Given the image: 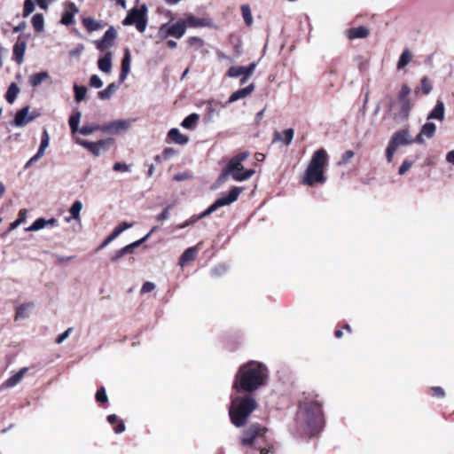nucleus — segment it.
<instances>
[{
	"instance_id": "f8f14e48",
	"label": "nucleus",
	"mask_w": 454,
	"mask_h": 454,
	"mask_svg": "<svg viewBox=\"0 0 454 454\" xmlns=\"http://www.w3.org/2000/svg\"><path fill=\"white\" fill-rule=\"evenodd\" d=\"M117 37V31L114 27H110L105 33L101 40L97 41L96 47L99 51H105L112 47Z\"/></svg>"
},
{
	"instance_id": "338daca9",
	"label": "nucleus",
	"mask_w": 454,
	"mask_h": 454,
	"mask_svg": "<svg viewBox=\"0 0 454 454\" xmlns=\"http://www.w3.org/2000/svg\"><path fill=\"white\" fill-rule=\"evenodd\" d=\"M225 271H226V267L224 265L221 264V265H218V266L215 267L214 269H212L211 274L213 276H219Z\"/></svg>"
},
{
	"instance_id": "423d86ee",
	"label": "nucleus",
	"mask_w": 454,
	"mask_h": 454,
	"mask_svg": "<svg viewBox=\"0 0 454 454\" xmlns=\"http://www.w3.org/2000/svg\"><path fill=\"white\" fill-rule=\"evenodd\" d=\"M243 188L241 187H233L228 193L223 194L221 198L217 199L207 209H206L204 212H202L200 215H194L191 216L188 220L184 222L183 223L177 225V229H184L190 225L194 224L197 223L200 219L204 218L210 214L216 211L218 208L228 206L234 201H236L239 196V194L242 192Z\"/></svg>"
},
{
	"instance_id": "58836bf2",
	"label": "nucleus",
	"mask_w": 454,
	"mask_h": 454,
	"mask_svg": "<svg viewBox=\"0 0 454 454\" xmlns=\"http://www.w3.org/2000/svg\"><path fill=\"white\" fill-rule=\"evenodd\" d=\"M149 238V235H145V237H143L142 239L121 248L125 254H130L134 251V249L137 247H139L141 244H143L145 240H147V239Z\"/></svg>"
},
{
	"instance_id": "f704fd0d",
	"label": "nucleus",
	"mask_w": 454,
	"mask_h": 454,
	"mask_svg": "<svg viewBox=\"0 0 454 454\" xmlns=\"http://www.w3.org/2000/svg\"><path fill=\"white\" fill-rule=\"evenodd\" d=\"M82 24L86 29L90 32L98 31L103 27V25L99 21H97L90 17L83 19Z\"/></svg>"
},
{
	"instance_id": "603ef678",
	"label": "nucleus",
	"mask_w": 454,
	"mask_h": 454,
	"mask_svg": "<svg viewBox=\"0 0 454 454\" xmlns=\"http://www.w3.org/2000/svg\"><path fill=\"white\" fill-rule=\"evenodd\" d=\"M355 153L353 151L351 150H348V151H346L343 154H342V157H341V160L339 161V166H344L346 164H348L350 160L354 157Z\"/></svg>"
},
{
	"instance_id": "7ed1b4c3",
	"label": "nucleus",
	"mask_w": 454,
	"mask_h": 454,
	"mask_svg": "<svg viewBox=\"0 0 454 454\" xmlns=\"http://www.w3.org/2000/svg\"><path fill=\"white\" fill-rule=\"evenodd\" d=\"M329 165V155L324 148L315 151L308 164L301 184L312 186L326 181L325 171Z\"/></svg>"
},
{
	"instance_id": "4c0bfd02",
	"label": "nucleus",
	"mask_w": 454,
	"mask_h": 454,
	"mask_svg": "<svg viewBox=\"0 0 454 454\" xmlns=\"http://www.w3.org/2000/svg\"><path fill=\"white\" fill-rule=\"evenodd\" d=\"M46 227V219L37 218L29 227L26 228V231H37Z\"/></svg>"
},
{
	"instance_id": "f03ea898",
	"label": "nucleus",
	"mask_w": 454,
	"mask_h": 454,
	"mask_svg": "<svg viewBox=\"0 0 454 454\" xmlns=\"http://www.w3.org/2000/svg\"><path fill=\"white\" fill-rule=\"evenodd\" d=\"M298 419L305 424L307 434L314 436L323 424L322 403L315 397H306L300 403Z\"/></svg>"
},
{
	"instance_id": "0e129e2a",
	"label": "nucleus",
	"mask_w": 454,
	"mask_h": 454,
	"mask_svg": "<svg viewBox=\"0 0 454 454\" xmlns=\"http://www.w3.org/2000/svg\"><path fill=\"white\" fill-rule=\"evenodd\" d=\"M431 392L434 396L438 397V398H443L445 395V392H444L443 388H442L441 387H431Z\"/></svg>"
},
{
	"instance_id": "39448f33",
	"label": "nucleus",
	"mask_w": 454,
	"mask_h": 454,
	"mask_svg": "<svg viewBox=\"0 0 454 454\" xmlns=\"http://www.w3.org/2000/svg\"><path fill=\"white\" fill-rule=\"evenodd\" d=\"M256 407L257 403L251 395L233 397L229 409L231 422L236 427H242Z\"/></svg>"
},
{
	"instance_id": "1a4fd4ad",
	"label": "nucleus",
	"mask_w": 454,
	"mask_h": 454,
	"mask_svg": "<svg viewBox=\"0 0 454 454\" xmlns=\"http://www.w3.org/2000/svg\"><path fill=\"white\" fill-rule=\"evenodd\" d=\"M148 8L145 4L132 8L122 21L124 26L134 25L138 32L144 33L148 23Z\"/></svg>"
},
{
	"instance_id": "6e6d98bb",
	"label": "nucleus",
	"mask_w": 454,
	"mask_h": 454,
	"mask_svg": "<svg viewBox=\"0 0 454 454\" xmlns=\"http://www.w3.org/2000/svg\"><path fill=\"white\" fill-rule=\"evenodd\" d=\"M90 85L93 88L99 89L103 86V82L98 75L93 74L90 79Z\"/></svg>"
},
{
	"instance_id": "72a5a7b5",
	"label": "nucleus",
	"mask_w": 454,
	"mask_h": 454,
	"mask_svg": "<svg viewBox=\"0 0 454 454\" xmlns=\"http://www.w3.org/2000/svg\"><path fill=\"white\" fill-rule=\"evenodd\" d=\"M119 85L115 84L114 82L110 83L105 90L99 91L98 93V97L102 100H106L111 98L113 94L116 91Z\"/></svg>"
},
{
	"instance_id": "9d476101",
	"label": "nucleus",
	"mask_w": 454,
	"mask_h": 454,
	"mask_svg": "<svg viewBox=\"0 0 454 454\" xmlns=\"http://www.w3.org/2000/svg\"><path fill=\"white\" fill-rule=\"evenodd\" d=\"M130 120H116L102 125L101 131L110 135H117L127 131L131 125Z\"/></svg>"
},
{
	"instance_id": "49530a36",
	"label": "nucleus",
	"mask_w": 454,
	"mask_h": 454,
	"mask_svg": "<svg viewBox=\"0 0 454 454\" xmlns=\"http://www.w3.org/2000/svg\"><path fill=\"white\" fill-rule=\"evenodd\" d=\"M410 94H411V88L407 84H403L401 90L397 97V101L410 100V98H409Z\"/></svg>"
},
{
	"instance_id": "ea45409f",
	"label": "nucleus",
	"mask_w": 454,
	"mask_h": 454,
	"mask_svg": "<svg viewBox=\"0 0 454 454\" xmlns=\"http://www.w3.org/2000/svg\"><path fill=\"white\" fill-rule=\"evenodd\" d=\"M74 90L75 93V101L81 102L85 98L87 93V88L85 86H79L76 83L74 84Z\"/></svg>"
},
{
	"instance_id": "c03bdc74",
	"label": "nucleus",
	"mask_w": 454,
	"mask_h": 454,
	"mask_svg": "<svg viewBox=\"0 0 454 454\" xmlns=\"http://www.w3.org/2000/svg\"><path fill=\"white\" fill-rule=\"evenodd\" d=\"M102 125H83L80 129L79 132L83 136H88L92 134L93 132L97 130L101 131Z\"/></svg>"
},
{
	"instance_id": "c756f323",
	"label": "nucleus",
	"mask_w": 454,
	"mask_h": 454,
	"mask_svg": "<svg viewBox=\"0 0 454 454\" xmlns=\"http://www.w3.org/2000/svg\"><path fill=\"white\" fill-rule=\"evenodd\" d=\"M199 119L200 115L198 114H191L183 120L181 126L186 129H194L197 126Z\"/></svg>"
},
{
	"instance_id": "9b49d317",
	"label": "nucleus",
	"mask_w": 454,
	"mask_h": 454,
	"mask_svg": "<svg viewBox=\"0 0 454 454\" xmlns=\"http://www.w3.org/2000/svg\"><path fill=\"white\" fill-rule=\"evenodd\" d=\"M109 141L110 140H99L98 142H90L83 139H77L76 142L82 147L91 152L95 156H99L103 150L106 151L108 149L107 145Z\"/></svg>"
},
{
	"instance_id": "a19ab883",
	"label": "nucleus",
	"mask_w": 454,
	"mask_h": 454,
	"mask_svg": "<svg viewBox=\"0 0 454 454\" xmlns=\"http://www.w3.org/2000/svg\"><path fill=\"white\" fill-rule=\"evenodd\" d=\"M32 24L36 31H42L44 26V20L43 14L36 13L32 18Z\"/></svg>"
},
{
	"instance_id": "de8ad7c7",
	"label": "nucleus",
	"mask_w": 454,
	"mask_h": 454,
	"mask_svg": "<svg viewBox=\"0 0 454 454\" xmlns=\"http://www.w3.org/2000/svg\"><path fill=\"white\" fill-rule=\"evenodd\" d=\"M433 89L431 81L427 77H424L420 82V90L426 95L429 94Z\"/></svg>"
},
{
	"instance_id": "393cba45",
	"label": "nucleus",
	"mask_w": 454,
	"mask_h": 454,
	"mask_svg": "<svg viewBox=\"0 0 454 454\" xmlns=\"http://www.w3.org/2000/svg\"><path fill=\"white\" fill-rule=\"evenodd\" d=\"M27 372V367L21 368L18 372H16L14 375H12L9 379H7L3 386L4 387H15L22 380V379Z\"/></svg>"
},
{
	"instance_id": "20e7f679",
	"label": "nucleus",
	"mask_w": 454,
	"mask_h": 454,
	"mask_svg": "<svg viewBox=\"0 0 454 454\" xmlns=\"http://www.w3.org/2000/svg\"><path fill=\"white\" fill-rule=\"evenodd\" d=\"M248 156V152H242L232 157L223 169V172L218 177V182L224 183L229 176H231L237 182L248 180L255 172L254 169H245L243 167V161H245Z\"/></svg>"
},
{
	"instance_id": "5fc2aeb1",
	"label": "nucleus",
	"mask_w": 454,
	"mask_h": 454,
	"mask_svg": "<svg viewBox=\"0 0 454 454\" xmlns=\"http://www.w3.org/2000/svg\"><path fill=\"white\" fill-rule=\"evenodd\" d=\"M282 136H284V143L288 145L291 144L294 136V130L293 129H286L284 130Z\"/></svg>"
},
{
	"instance_id": "2f4dec72",
	"label": "nucleus",
	"mask_w": 454,
	"mask_h": 454,
	"mask_svg": "<svg viewBox=\"0 0 454 454\" xmlns=\"http://www.w3.org/2000/svg\"><path fill=\"white\" fill-rule=\"evenodd\" d=\"M20 91V90L15 82L11 83L5 94L6 101L9 104H13Z\"/></svg>"
},
{
	"instance_id": "bb28decb",
	"label": "nucleus",
	"mask_w": 454,
	"mask_h": 454,
	"mask_svg": "<svg viewBox=\"0 0 454 454\" xmlns=\"http://www.w3.org/2000/svg\"><path fill=\"white\" fill-rule=\"evenodd\" d=\"M168 137L173 140L176 144L178 145H185L188 143L189 138L187 136L182 134L178 129H171L168 133Z\"/></svg>"
},
{
	"instance_id": "09e8293b",
	"label": "nucleus",
	"mask_w": 454,
	"mask_h": 454,
	"mask_svg": "<svg viewBox=\"0 0 454 454\" xmlns=\"http://www.w3.org/2000/svg\"><path fill=\"white\" fill-rule=\"evenodd\" d=\"M27 209H21L20 212H19V217L17 220H15L12 224H11V230H14L16 229L20 223H22L23 222H25L26 220V217H27Z\"/></svg>"
},
{
	"instance_id": "0eeeda50",
	"label": "nucleus",
	"mask_w": 454,
	"mask_h": 454,
	"mask_svg": "<svg viewBox=\"0 0 454 454\" xmlns=\"http://www.w3.org/2000/svg\"><path fill=\"white\" fill-rule=\"evenodd\" d=\"M266 428L259 425H252L246 429L241 437V445L246 448H254L261 454H268L269 449L262 446L265 442Z\"/></svg>"
},
{
	"instance_id": "3c124183",
	"label": "nucleus",
	"mask_w": 454,
	"mask_h": 454,
	"mask_svg": "<svg viewBox=\"0 0 454 454\" xmlns=\"http://www.w3.org/2000/svg\"><path fill=\"white\" fill-rule=\"evenodd\" d=\"M96 400L100 403H105L107 402L108 397L104 387H101L99 389H98L96 393Z\"/></svg>"
},
{
	"instance_id": "a18cd8bd",
	"label": "nucleus",
	"mask_w": 454,
	"mask_h": 454,
	"mask_svg": "<svg viewBox=\"0 0 454 454\" xmlns=\"http://www.w3.org/2000/svg\"><path fill=\"white\" fill-rule=\"evenodd\" d=\"M158 35L161 39H166V38L171 36V34H170V24L169 23L162 24L160 27V28H159Z\"/></svg>"
},
{
	"instance_id": "f257e3e1",
	"label": "nucleus",
	"mask_w": 454,
	"mask_h": 454,
	"mask_svg": "<svg viewBox=\"0 0 454 454\" xmlns=\"http://www.w3.org/2000/svg\"><path fill=\"white\" fill-rule=\"evenodd\" d=\"M269 371L257 361H249L241 365L233 382V388L238 392L252 393L267 384Z\"/></svg>"
},
{
	"instance_id": "13d9d810",
	"label": "nucleus",
	"mask_w": 454,
	"mask_h": 454,
	"mask_svg": "<svg viewBox=\"0 0 454 454\" xmlns=\"http://www.w3.org/2000/svg\"><path fill=\"white\" fill-rule=\"evenodd\" d=\"M176 154V151L171 147H167L162 152L163 160H168Z\"/></svg>"
},
{
	"instance_id": "ddd939ff",
	"label": "nucleus",
	"mask_w": 454,
	"mask_h": 454,
	"mask_svg": "<svg viewBox=\"0 0 454 454\" xmlns=\"http://www.w3.org/2000/svg\"><path fill=\"white\" fill-rule=\"evenodd\" d=\"M256 68L255 63H251L247 67H231L229 68L227 74L230 77L244 76V80H248Z\"/></svg>"
},
{
	"instance_id": "052dcab7",
	"label": "nucleus",
	"mask_w": 454,
	"mask_h": 454,
	"mask_svg": "<svg viewBox=\"0 0 454 454\" xmlns=\"http://www.w3.org/2000/svg\"><path fill=\"white\" fill-rule=\"evenodd\" d=\"M156 286L153 282H145L141 287L140 293L141 294H146L153 291L155 289Z\"/></svg>"
},
{
	"instance_id": "37998d69",
	"label": "nucleus",
	"mask_w": 454,
	"mask_h": 454,
	"mask_svg": "<svg viewBox=\"0 0 454 454\" xmlns=\"http://www.w3.org/2000/svg\"><path fill=\"white\" fill-rule=\"evenodd\" d=\"M81 115V113L77 112L76 114H73L69 119V126L73 133H75L76 131L79 130L78 127L80 123Z\"/></svg>"
},
{
	"instance_id": "4468645a",
	"label": "nucleus",
	"mask_w": 454,
	"mask_h": 454,
	"mask_svg": "<svg viewBox=\"0 0 454 454\" xmlns=\"http://www.w3.org/2000/svg\"><path fill=\"white\" fill-rule=\"evenodd\" d=\"M28 112H29V106H26L16 113V115L14 118L15 126L23 127L36 118V115H29L28 116Z\"/></svg>"
},
{
	"instance_id": "473e14b6",
	"label": "nucleus",
	"mask_w": 454,
	"mask_h": 454,
	"mask_svg": "<svg viewBox=\"0 0 454 454\" xmlns=\"http://www.w3.org/2000/svg\"><path fill=\"white\" fill-rule=\"evenodd\" d=\"M397 103L400 106V111L398 113V116L403 120L407 119L410 114V112L411 110V100H399V101H397Z\"/></svg>"
},
{
	"instance_id": "b1692460",
	"label": "nucleus",
	"mask_w": 454,
	"mask_h": 454,
	"mask_svg": "<svg viewBox=\"0 0 454 454\" xmlns=\"http://www.w3.org/2000/svg\"><path fill=\"white\" fill-rule=\"evenodd\" d=\"M98 67L100 71L109 74L112 71V53L106 52L104 57L98 60Z\"/></svg>"
},
{
	"instance_id": "c85d7f7f",
	"label": "nucleus",
	"mask_w": 454,
	"mask_h": 454,
	"mask_svg": "<svg viewBox=\"0 0 454 454\" xmlns=\"http://www.w3.org/2000/svg\"><path fill=\"white\" fill-rule=\"evenodd\" d=\"M33 306L34 304L29 302L19 306L16 309L15 319L20 320L27 318L30 315V310L33 308Z\"/></svg>"
},
{
	"instance_id": "2eb2a0df",
	"label": "nucleus",
	"mask_w": 454,
	"mask_h": 454,
	"mask_svg": "<svg viewBox=\"0 0 454 454\" xmlns=\"http://www.w3.org/2000/svg\"><path fill=\"white\" fill-rule=\"evenodd\" d=\"M254 85L253 83H251L248 86H247L246 88L240 89V90L233 92L230 96L228 101L223 106H226L229 104H231V103L236 102L241 98H245L248 97L254 91Z\"/></svg>"
},
{
	"instance_id": "e2e57ef3",
	"label": "nucleus",
	"mask_w": 454,
	"mask_h": 454,
	"mask_svg": "<svg viewBox=\"0 0 454 454\" xmlns=\"http://www.w3.org/2000/svg\"><path fill=\"white\" fill-rule=\"evenodd\" d=\"M73 328L69 327L67 328L63 333L59 334L56 340V342L58 344H61L66 339H67L72 333Z\"/></svg>"
},
{
	"instance_id": "79ce46f5",
	"label": "nucleus",
	"mask_w": 454,
	"mask_h": 454,
	"mask_svg": "<svg viewBox=\"0 0 454 454\" xmlns=\"http://www.w3.org/2000/svg\"><path fill=\"white\" fill-rule=\"evenodd\" d=\"M242 17L244 19L245 23L247 26H251L253 24V16L251 12V9L249 5L244 4L241 6Z\"/></svg>"
},
{
	"instance_id": "680f3d73",
	"label": "nucleus",
	"mask_w": 454,
	"mask_h": 454,
	"mask_svg": "<svg viewBox=\"0 0 454 454\" xmlns=\"http://www.w3.org/2000/svg\"><path fill=\"white\" fill-rule=\"evenodd\" d=\"M113 169L114 171H122V172H129L130 168L127 164L116 162L114 164Z\"/></svg>"
},
{
	"instance_id": "c9c22d12",
	"label": "nucleus",
	"mask_w": 454,
	"mask_h": 454,
	"mask_svg": "<svg viewBox=\"0 0 454 454\" xmlns=\"http://www.w3.org/2000/svg\"><path fill=\"white\" fill-rule=\"evenodd\" d=\"M47 78H49V74L47 72L34 74L29 76V84L32 87H37Z\"/></svg>"
},
{
	"instance_id": "6ab92c4d",
	"label": "nucleus",
	"mask_w": 454,
	"mask_h": 454,
	"mask_svg": "<svg viewBox=\"0 0 454 454\" xmlns=\"http://www.w3.org/2000/svg\"><path fill=\"white\" fill-rule=\"evenodd\" d=\"M79 12L77 6L74 3H68L67 10L64 12L61 23L69 26L74 23V16Z\"/></svg>"
},
{
	"instance_id": "a211bd4d",
	"label": "nucleus",
	"mask_w": 454,
	"mask_h": 454,
	"mask_svg": "<svg viewBox=\"0 0 454 454\" xmlns=\"http://www.w3.org/2000/svg\"><path fill=\"white\" fill-rule=\"evenodd\" d=\"M368 35L369 30L364 26L345 30V35L350 40L365 38Z\"/></svg>"
},
{
	"instance_id": "cd10ccee",
	"label": "nucleus",
	"mask_w": 454,
	"mask_h": 454,
	"mask_svg": "<svg viewBox=\"0 0 454 454\" xmlns=\"http://www.w3.org/2000/svg\"><path fill=\"white\" fill-rule=\"evenodd\" d=\"M413 54L409 49L403 50L396 64L398 70L403 69L412 59Z\"/></svg>"
},
{
	"instance_id": "412c9836",
	"label": "nucleus",
	"mask_w": 454,
	"mask_h": 454,
	"mask_svg": "<svg viewBox=\"0 0 454 454\" xmlns=\"http://www.w3.org/2000/svg\"><path fill=\"white\" fill-rule=\"evenodd\" d=\"M198 254V249L196 247L187 248L183 254L180 256L178 264L181 267L185 266L188 262L195 260Z\"/></svg>"
},
{
	"instance_id": "a878e982",
	"label": "nucleus",
	"mask_w": 454,
	"mask_h": 454,
	"mask_svg": "<svg viewBox=\"0 0 454 454\" xmlns=\"http://www.w3.org/2000/svg\"><path fill=\"white\" fill-rule=\"evenodd\" d=\"M25 51L26 43L24 41H18L13 47V57L19 65L23 63Z\"/></svg>"
},
{
	"instance_id": "bf43d9fd",
	"label": "nucleus",
	"mask_w": 454,
	"mask_h": 454,
	"mask_svg": "<svg viewBox=\"0 0 454 454\" xmlns=\"http://www.w3.org/2000/svg\"><path fill=\"white\" fill-rule=\"evenodd\" d=\"M50 144V136L46 129L43 131L42 137H41V143L40 147L47 149Z\"/></svg>"
},
{
	"instance_id": "6e6552de",
	"label": "nucleus",
	"mask_w": 454,
	"mask_h": 454,
	"mask_svg": "<svg viewBox=\"0 0 454 454\" xmlns=\"http://www.w3.org/2000/svg\"><path fill=\"white\" fill-rule=\"evenodd\" d=\"M412 143L413 139L407 129H403L395 132L391 136L385 150L387 161L391 163L394 160L395 153L400 147L411 145Z\"/></svg>"
},
{
	"instance_id": "4be33fe9",
	"label": "nucleus",
	"mask_w": 454,
	"mask_h": 454,
	"mask_svg": "<svg viewBox=\"0 0 454 454\" xmlns=\"http://www.w3.org/2000/svg\"><path fill=\"white\" fill-rule=\"evenodd\" d=\"M445 117V107L442 101L438 100L434 109L427 116V120L443 121Z\"/></svg>"
},
{
	"instance_id": "774afa93",
	"label": "nucleus",
	"mask_w": 454,
	"mask_h": 454,
	"mask_svg": "<svg viewBox=\"0 0 454 454\" xmlns=\"http://www.w3.org/2000/svg\"><path fill=\"white\" fill-rule=\"evenodd\" d=\"M446 161L451 165H454V149L446 154Z\"/></svg>"
},
{
	"instance_id": "5701e85b",
	"label": "nucleus",
	"mask_w": 454,
	"mask_h": 454,
	"mask_svg": "<svg viewBox=\"0 0 454 454\" xmlns=\"http://www.w3.org/2000/svg\"><path fill=\"white\" fill-rule=\"evenodd\" d=\"M185 32L186 27L184 20L170 25V34L172 37L179 39L184 35Z\"/></svg>"
},
{
	"instance_id": "69168bd1",
	"label": "nucleus",
	"mask_w": 454,
	"mask_h": 454,
	"mask_svg": "<svg viewBox=\"0 0 454 454\" xmlns=\"http://www.w3.org/2000/svg\"><path fill=\"white\" fill-rule=\"evenodd\" d=\"M168 217H169V207H167L166 208H164L162 210V212L160 214L156 215L155 219L158 222H161V221L167 220Z\"/></svg>"
},
{
	"instance_id": "dca6fc26",
	"label": "nucleus",
	"mask_w": 454,
	"mask_h": 454,
	"mask_svg": "<svg viewBox=\"0 0 454 454\" xmlns=\"http://www.w3.org/2000/svg\"><path fill=\"white\" fill-rule=\"evenodd\" d=\"M134 226V223H122L116 226L113 232L104 240V242L101 244L100 247H106L110 242H112L114 239H115L121 233H122L124 231L131 228Z\"/></svg>"
},
{
	"instance_id": "7c9ffc66",
	"label": "nucleus",
	"mask_w": 454,
	"mask_h": 454,
	"mask_svg": "<svg viewBox=\"0 0 454 454\" xmlns=\"http://www.w3.org/2000/svg\"><path fill=\"white\" fill-rule=\"evenodd\" d=\"M82 208V204L80 200H75L70 209L69 212L71 214V216L66 217V221L69 223L72 219L78 220L80 218V213Z\"/></svg>"
},
{
	"instance_id": "e433bc0d",
	"label": "nucleus",
	"mask_w": 454,
	"mask_h": 454,
	"mask_svg": "<svg viewBox=\"0 0 454 454\" xmlns=\"http://www.w3.org/2000/svg\"><path fill=\"white\" fill-rule=\"evenodd\" d=\"M109 424H114L118 422L117 427L114 429L115 434H121L125 431V425L122 420L118 419V417L115 414L108 415L106 418Z\"/></svg>"
},
{
	"instance_id": "8fccbe9b",
	"label": "nucleus",
	"mask_w": 454,
	"mask_h": 454,
	"mask_svg": "<svg viewBox=\"0 0 454 454\" xmlns=\"http://www.w3.org/2000/svg\"><path fill=\"white\" fill-rule=\"evenodd\" d=\"M121 70L125 72L130 71V53L129 50H126L125 55L121 61Z\"/></svg>"
},
{
	"instance_id": "aec40b11",
	"label": "nucleus",
	"mask_w": 454,
	"mask_h": 454,
	"mask_svg": "<svg viewBox=\"0 0 454 454\" xmlns=\"http://www.w3.org/2000/svg\"><path fill=\"white\" fill-rule=\"evenodd\" d=\"M184 21L185 22V27H204L210 25V20L208 19H200L193 15H188Z\"/></svg>"
},
{
	"instance_id": "864d4df0",
	"label": "nucleus",
	"mask_w": 454,
	"mask_h": 454,
	"mask_svg": "<svg viewBox=\"0 0 454 454\" xmlns=\"http://www.w3.org/2000/svg\"><path fill=\"white\" fill-rule=\"evenodd\" d=\"M35 10V4L32 0H26L24 3V11L23 16L27 17L30 15Z\"/></svg>"
},
{
	"instance_id": "f3484780",
	"label": "nucleus",
	"mask_w": 454,
	"mask_h": 454,
	"mask_svg": "<svg viewBox=\"0 0 454 454\" xmlns=\"http://www.w3.org/2000/svg\"><path fill=\"white\" fill-rule=\"evenodd\" d=\"M435 131H436L435 124L433 122H427L422 126L421 130H420L419 134L417 136L415 141L419 144H423L424 137H426L427 138H431L434 137Z\"/></svg>"
},
{
	"instance_id": "4d7b16f0",
	"label": "nucleus",
	"mask_w": 454,
	"mask_h": 454,
	"mask_svg": "<svg viewBox=\"0 0 454 454\" xmlns=\"http://www.w3.org/2000/svg\"><path fill=\"white\" fill-rule=\"evenodd\" d=\"M413 165V161L405 160L398 169V174L404 175Z\"/></svg>"
}]
</instances>
